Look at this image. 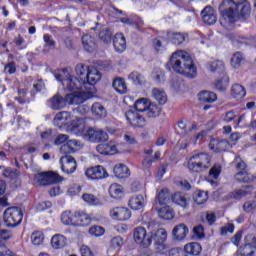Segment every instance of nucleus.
<instances>
[{
  "instance_id": "e2e57ef3",
  "label": "nucleus",
  "mask_w": 256,
  "mask_h": 256,
  "mask_svg": "<svg viewBox=\"0 0 256 256\" xmlns=\"http://www.w3.org/2000/svg\"><path fill=\"white\" fill-rule=\"evenodd\" d=\"M153 47H154L156 53H161V51L165 50V46H163V43L161 42L160 38H155L153 40Z\"/></svg>"
},
{
  "instance_id": "7ed1b4c3",
  "label": "nucleus",
  "mask_w": 256,
  "mask_h": 256,
  "mask_svg": "<svg viewBox=\"0 0 256 256\" xmlns=\"http://www.w3.org/2000/svg\"><path fill=\"white\" fill-rule=\"evenodd\" d=\"M71 132L75 135L88 137V141L92 143H101L107 141L109 135L107 132L99 128H88L85 126V120L83 118H74L71 124Z\"/></svg>"
},
{
  "instance_id": "aec40b11",
  "label": "nucleus",
  "mask_w": 256,
  "mask_h": 256,
  "mask_svg": "<svg viewBox=\"0 0 256 256\" xmlns=\"http://www.w3.org/2000/svg\"><path fill=\"white\" fill-rule=\"evenodd\" d=\"M110 215L116 221H127L131 217V211L125 207H116L110 211Z\"/></svg>"
},
{
  "instance_id": "69168bd1",
  "label": "nucleus",
  "mask_w": 256,
  "mask_h": 256,
  "mask_svg": "<svg viewBox=\"0 0 256 256\" xmlns=\"http://www.w3.org/2000/svg\"><path fill=\"white\" fill-rule=\"evenodd\" d=\"M111 246L114 249H119V247L123 246V238H121V236H116V237L112 238Z\"/></svg>"
},
{
  "instance_id": "1a4fd4ad",
  "label": "nucleus",
  "mask_w": 256,
  "mask_h": 256,
  "mask_svg": "<svg viewBox=\"0 0 256 256\" xmlns=\"http://www.w3.org/2000/svg\"><path fill=\"white\" fill-rule=\"evenodd\" d=\"M3 220L8 227H17L23 221V211L19 207H10L5 210Z\"/></svg>"
},
{
  "instance_id": "4468645a",
  "label": "nucleus",
  "mask_w": 256,
  "mask_h": 256,
  "mask_svg": "<svg viewBox=\"0 0 256 256\" xmlns=\"http://www.w3.org/2000/svg\"><path fill=\"white\" fill-rule=\"evenodd\" d=\"M125 117L132 127H137L139 129L145 127V117L141 116L137 111L128 110L125 113Z\"/></svg>"
},
{
  "instance_id": "49530a36",
  "label": "nucleus",
  "mask_w": 256,
  "mask_h": 256,
  "mask_svg": "<svg viewBox=\"0 0 256 256\" xmlns=\"http://www.w3.org/2000/svg\"><path fill=\"white\" fill-rule=\"evenodd\" d=\"M112 37H113V32L109 28L103 29L99 33V39L100 41H103V43H111Z\"/></svg>"
},
{
  "instance_id": "9b49d317",
  "label": "nucleus",
  "mask_w": 256,
  "mask_h": 256,
  "mask_svg": "<svg viewBox=\"0 0 256 256\" xmlns=\"http://www.w3.org/2000/svg\"><path fill=\"white\" fill-rule=\"evenodd\" d=\"M134 241L144 249L150 247L151 245V238L147 237V230L144 227H136L133 233Z\"/></svg>"
},
{
  "instance_id": "f03ea898",
  "label": "nucleus",
  "mask_w": 256,
  "mask_h": 256,
  "mask_svg": "<svg viewBox=\"0 0 256 256\" xmlns=\"http://www.w3.org/2000/svg\"><path fill=\"white\" fill-rule=\"evenodd\" d=\"M175 73L184 75L188 79H195L197 77V67L193 63V58L188 52L178 50L174 52L168 63Z\"/></svg>"
},
{
  "instance_id": "5701e85b",
  "label": "nucleus",
  "mask_w": 256,
  "mask_h": 256,
  "mask_svg": "<svg viewBox=\"0 0 256 256\" xmlns=\"http://www.w3.org/2000/svg\"><path fill=\"white\" fill-rule=\"evenodd\" d=\"M75 225L79 227H87V225H91V216L85 212L76 211L74 213Z\"/></svg>"
},
{
  "instance_id": "13d9d810",
  "label": "nucleus",
  "mask_w": 256,
  "mask_h": 256,
  "mask_svg": "<svg viewBox=\"0 0 256 256\" xmlns=\"http://www.w3.org/2000/svg\"><path fill=\"white\" fill-rule=\"evenodd\" d=\"M51 207H53L51 201H42L37 204L36 209L37 211H47V209H51Z\"/></svg>"
},
{
  "instance_id": "79ce46f5",
  "label": "nucleus",
  "mask_w": 256,
  "mask_h": 256,
  "mask_svg": "<svg viewBox=\"0 0 256 256\" xmlns=\"http://www.w3.org/2000/svg\"><path fill=\"white\" fill-rule=\"evenodd\" d=\"M207 68L212 73H215V71H218V73H221V71H224L225 69V64L221 60H214L208 63Z\"/></svg>"
},
{
  "instance_id": "680f3d73",
  "label": "nucleus",
  "mask_w": 256,
  "mask_h": 256,
  "mask_svg": "<svg viewBox=\"0 0 256 256\" xmlns=\"http://www.w3.org/2000/svg\"><path fill=\"white\" fill-rule=\"evenodd\" d=\"M169 256H188L182 248H172L168 251Z\"/></svg>"
},
{
  "instance_id": "bb28decb",
  "label": "nucleus",
  "mask_w": 256,
  "mask_h": 256,
  "mask_svg": "<svg viewBox=\"0 0 256 256\" xmlns=\"http://www.w3.org/2000/svg\"><path fill=\"white\" fill-rule=\"evenodd\" d=\"M113 173L115 177H118V179H127V177L131 175L129 168L125 164H116L114 166Z\"/></svg>"
},
{
  "instance_id": "0e129e2a",
  "label": "nucleus",
  "mask_w": 256,
  "mask_h": 256,
  "mask_svg": "<svg viewBox=\"0 0 256 256\" xmlns=\"http://www.w3.org/2000/svg\"><path fill=\"white\" fill-rule=\"evenodd\" d=\"M67 141H69V136L66 134H60L55 139V145H67Z\"/></svg>"
},
{
  "instance_id": "a211bd4d",
  "label": "nucleus",
  "mask_w": 256,
  "mask_h": 256,
  "mask_svg": "<svg viewBox=\"0 0 256 256\" xmlns=\"http://www.w3.org/2000/svg\"><path fill=\"white\" fill-rule=\"evenodd\" d=\"M83 147V143L79 140H68L66 144L62 145L60 148V152L63 153V155H69L71 153H75L78 149H81Z\"/></svg>"
},
{
  "instance_id": "e433bc0d",
  "label": "nucleus",
  "mask_w": 256,
  "mask_h": 256,
  "mask_svg": "<svg viewBox=\"0 0 256 256\" xmlns=\"http://www.w3.org/2000/svg\"><path fill=\"white\" fill-rule=\"evenodd\" d=\"M152 97L159 103V105H165L167 103V94L159 88H154L152 90Z\"/></svg>"
},
{
  "instance_id": "f704fd0d",
  "label": "nucleus",
  "mask_w": 256,
  "mask_h": 256,
  "mask_svg": "<svg viewBox=\"0 0 256 256\" xmlns=\"http://www.w3.org/2000/svg\"><path fill=\"white\" fill-rule=\"evenodd\" d=\"M198 99L202 103H215L217 101V94L210 91H202L199 93Z\"/></svg>"
},
{
  "instance_id": "bf43d9fd",
  "label": "nucleus",
  "mask_w": 256,
  "mask_h": 256,
  "mask_svg": "<svg viewBox=\"0 0 256 256\" xmlns=\"http://www.w3.org/2000/svg\"><path fill=\"white\" fill-rule=\"evenodd\" d=\"M193 233L198 239H203L205 237V229L203 225H198L193 228Z\"/></svg>"
},
{
  "instance_id": "6ab92c4d",
  "label": "nucleus",
  "mask_w": 256,
  "mask_h": 256,
  "mask_svg": "<svg viewBox=\"0 0 256 256\" xmlns=\"http://www.w3.org/2000/svg\"><path fill=\"white\" fill-rule=\"evenodd\" d=\"M201 16L205 25H215V23H217V15H215V10H213L211 6H206L202 10Z\"/></svg>"
},
{
  "instance_id": "c03bdc74",
  "label": "nucleus",
  "mask_w": 256,
  "mask_h": 256,
  "mask_svg": "<svg viewBox=\"0 0 256 256\" xmlns=\"http://www.w3.org/2000/svg\"><path fill=\"white\" fill-rule=\"evenodd\" d=\"M109 194L113 199H119L123 195V190L121 189V185L119 184H112L109 187Z\"/></svg>"
},
{
  "instance_id": "473e14b6",
  "label": "nucleus",
  "mask_w": 256,
  "mask_h": 256,
  "mask_svg": "<svg viewBox=\"0 0 256 256\" xmlns=\"http://www.w3.org/2000/svg\"><path fill=\"white\" fill-rule=\"evenodd\" d=\"M201 244L198 242H192L189 244H186L183 251H185L186 255H194L197 256L201 253L202 251Z\"/></svg>"
},
{
  "instance_id": "864d4df0",
  "label": "nucleus",
  "mask_w": 256,
  "mask_h": 256,
  "mask_svg": "<svg viewBox=\"0 0 256 256\" xmlns=\"http://www.w3.org/2000/svg\"><path fill=\"white\" fill-rule=\"evenodd\" d=\"M128 79L130 81H133L136 85H142L143 84V76L139 72H132L129 76Z\"/></svg>"
},
{
  "instance_id": "2f4dec72",
  "label": "nucleus",
  "mask_w": 256,
  "mask_h": 256,
  "mask_svg": "<svg viewBox=\"0 0 256 256\" xmlns=\"http://www.w3.org/2000/svg\"><path fill=\"white\" fill-rule=\"evenodd\" d=\"M214 86L216 91H227L229 87V75L223 74L222 77L214 82Z\"/></svg>"
},
{
  "instance_id": "9d476101",
  "label": "nucleus",
  "mask_w": 256,
  "mask_h": 256,
  "mask_svg": "<svg viewBox=\"0 0 256 256\" xmlns=\"http://www.w3.org/2000/svg\"><path fill=\"white\" fill-rule=\"evenodd\" d=\"M62 180L63 178L55 172H41L34 176L35 183L40 186L53 185V183H59Z\"/></svg>"
},
{
  "instance_id": "b1692460",
  "label": "nucleus",
  "mask_w": 256,
  "mask_h": 256,
  "mask_svg": "<svg viewBox=\"0 0 256 256\" xmlns=\"http://www.w3.org/2000/svg\"><path fill=\"white\" fill-rule=\"evenodd\" d=\"M113 46L117 53H123V51L127 49V41L125 40V36H123L121 33L115 34L113 37Z\"/></svg>"
},
{
  "instance_id": "37998d69",
  "label": "nucleus",
  "mask_w": 256,
  "mask_h": 256,
  "mask_svg": "<svg viewBox=\"0 0 256 256\" xmlns=\"http://www.w3.org/2000/svg\"><path fill=\"white\" fill-rule=\"evenodd\" d=\"M82 199L91 206L101 205V200L93 194L85 193L82 195Z\"/></svg>"
},
{
  "instance_id": "cd10ccee",
  "label": "nucleus",
  "mask_w": 256,
  "mask_h": 256,
  "mask_svg": "<svg viewBox=\"0 0 256 256\" xmlns=\"http://www.w3.org/2000/svg\"><path fill=\"white\" fill-rule=\"evenodd\" d=\"M231 95L237 101H241L247 95V91L241 84H234L231 87Z\"/></svg>"
},
{
  "instance_id": "20e7f679",
  "label": "nucleus",
  "mask_w": 256,
  "mask_h": 256,
  "mask_svg": "<svg viewBox=\"0 0 256 256\" xmlns=\"http://www.w3.org/2000/svg\"><path fill=\"white\" fill-rule=\"evenodd\" d=\"M55 77L57 81H61L64 89H67L68 91H73L74 95H82L84 101H87V99H89V94L87 93V90H85V83L83 82V78H81L80 80L76 76H71V74H69L65 70L60 73H56ZM73 94L70 93V95Z\"/></svg>"
},
{
  "instance_id": "39448f33",
  "label": "nucleus",
  "mask_w": 256,
  "mask_h": 256,
  "mask_svg": "<svg viewBox=\"0 0 256 256\" xmlns=\"http://www.w3.org/2000/svg\"><path fill=\"white\" fill-rule=\"evenodd\" d=\"M85 103V98L81 94H66L65 97L55 94L50 100V107L53 111L65 109L67 105H81Z\"/></svg>"
},
{
  "instance_id": "ea45409f",
  "label": "nucleus",
  "mask_w": 256,
  "mask_h": 256,
  "mask_svg": "<svg viewBox=\"0 0 256 256\" xmlns=\"http://www.w3.org/2000/svg\"><path fill=\"white\" fill-rule=\"evenodd\" d=\"M151 104V101L147 98H141L135 102V111L138 113H144V111H147L149 109V105Z\"/></svg>"
},
{
  "instance_id": "412c9836",
  "label": "nucleus",
  "mask_w": 256,
  "mask_h": 256,
  "mask_svg": "<svg viewBox=\"0 0 256 256\" xmlns=\"http://www.w3.org/2000/svg\"><path fill=\"white\" fill-rule=\"evenodd\" d=\"M189 234V227L184 223H180L174 227L172 230V235L176 241H183L185 237Z\"/></svg>"
},
{
  "instance_id": "4d7b16f0",
  "label": "nucleus",
  "mask_w": 256,
  "mask_h": 256,
  "mask_svg": "<svg viewBox=\"0 0 256 256\" xmlns=\"http://www.w3.org/2000/svg\"><path fill=\"white\" fill-rule=\"evenodd\" d=\"M43 41L50 49H55V46L57 45L55 40H53V36H51L50 34H44Z\"/></svg>"
},
{
  "instance_id": "58836bf2",
  "label": "nucleus",
  "mask_w": 256,
  "mask_h": 256,
  "mask_svg": "<svg viewBox=\"0 0 256 256\" xmlns=\"http://www.w3.org/2000/svg\"><path fill=\"white\" fill-rule=\"evenodd\" d=\"M91 112L95 117H107V110L103 106V104L96 102L91 107Z\"/></svg>"
},
{
  "instance_id": "393cba45",
  "label": "nucleus",
  "mask_w": 256,
  "mask_h": 256,
  "mask_svg": "<svg viewBox=\"0 0 256 256\" xmlns=\"http://www.w3.org/2000/svg\"><path fill=\"white\" fill-rule=\"evenodd\" d=\"M96 151H98L100 155H115V153H117V146L111 142L99 144L96 147Z\"/></svg>"
},
{
  "instance_id": "a19ab883",
  "label": "nucleus",
  "mask_w": 256,
  "mask_h": 256,
  "mask_svg": "<svg viewBox=\"0 0 256 256\" xmlns=\"http://www.w3.org/2000/svg\"><path fill=\"white\" fill-rule=\"evenodd\" d=\"M146 111L147 117H149V119H155L161 115V107L154 103H150Z\"/></svg>"
},
{
  "instance_id": "4c0bfd02",
  "label": "nucleus",
  "mask_w": 256,
  "mask_h": 256,
  "mask_svg": "<svg viewBox=\"0 0 256 256\" xmlns=\"http://www.w3.org/2000/svg\"><path fill=\"white\" fill-rule=\"evenodd\" d=\"M194 203L196 205H203V203H207L209 199V194L202 190H197L193 194Z\"/></svg>"
},
{
  "instance_id": "7c9ffc66",
  "label": "nucleus",
  "mask_w": 256,
  "mask_h": 256,
  "mask_svg": "<svg viewBox=\"0 0 256 256\" xmlns=\"http://www.w3.org/2000/svg\"><path fill=\"white\" fill-rule=\"evenodd\" d=\"M112 87L120 95H125V93H127V84L123 78H115L112 82Z\"/></svg>"
},
{
  "instance_id": "423d86ee",
  "label": "nucleus",
  "mask_w": 256,
  "mask_h": 256,
  "mask_svg": "<svg viewBox=\"0 0 256 256\" xmlns=\"http://www.w3.org/2000/svg\"><path fill=\"white\" fill-rule=\"evenodd\" d=\"M211 167V156L207 153L195 154L188 161V169L191 173H203Z\"/></svg>"
},
{
  "instance_id": "72a5a7b5",
  "label": "nucleus",
  "mask_w": 256,
  "mask_h": 256,
  "mask_svg": "<svg viewBox=\"0 0 256 256\" xmlns=\"http://www.w3.org/2000/svg\"><path fill=\"white\" fill-rule=\"evenodd\" d=\"M145 205V198L143 195H137L129 200V207L134 211H139Z\"/></svg>"
},
{
  "instance_id": "c85d7f7f",
  "label": "nucleus",
  "mask_w": 256,
  "mask_h": 256,
  "mask_svg": "<svg viewBox=\"0 0 256 256\" xmlns=\"http://www.w3.org/2000/svg\"><path fill=\"white\" fill-rule=\"evenodd\" d=\"M171 199V194L167 188H163L156 196L155 203L156 205H167Z\"/></svg>"
},
{
  "instance_id": "5fc2aeb1",
  "label": "nucleus",
  "mask_w": 256,
  "mask_h": 256,
  "mask_svg": "<svg viewBox=\"0 0 256 256\" xmlns=\"http://www.w3.org/2000/svg\"><path fill=\"white\" fill-rule=\"evenodd\" d=\"M90 235L94 237H101L105 233V228L101 226H92L89 229Z\"/></svg>"
},
{
  "instance_id": "774afa93",
  "label": "nucleus",
  "mask_w": 256,
  "mask_h": 256,
  "mask_svg": "<svg viewBox=\"0 0 256 256\" xmlns=\"http://www.w3.org/2000/svg\"><path fill=\"white\" fill-rule=\"evenodd\" d=\"M80 253L82 256H95L91 248L85 245L80 248Z\"/></svg>"
},
{
  "instance_id": "dca6fc26",
  "label": "nucleus",
  "mask_w": 256,
  "mask_h": 256,
  "mask_svg": "<svg viewBox=\"0 0 256 256\" xmlns=\"http://www.w3.org/2000/svg\"><path fill=\"white\" fill-rule=\"evenodd\" d=\"M85 175L88 179H106V177H109L107 170L101 165L88 168Z\"/></svg>"
},
{
  "instance_id": "f257e3e1",
  "label": "nucleus",
  "mask_w": 256,
  "mask_h": 256,
  "mask_svg": "<svg viewBox=\"0 0 256 256\" xmlns=\"http://www.w3.org/2000/svg\"><path fill=\"white\" fill-rule=\"evenodd\" d=\"M220 24L227 27L235 23L237 18L246 19L251 13V4L247 0H223L219 6Z\"/></svg>"
},
{
  "instance_id": "a18cd8bd",
  "label": "nucleus",
  "mask_w": 256,
  "mask_h": 256,
  "mask_svg": "<svg viewBox=\"0 0 256 256\" xmlns=\"http://www.w3.org/2000/svg\"><path fill=\"white\" fill-rule=\"evenodd\" d=\"M61 221L64 225H74L75 226V215L71 214V211H65L61 215Z\"/></svg>"
},
{
  "instance_id": "603ef678",
  "label": "nucleus",
  "mask_w": 256,
  "mask_h": 256,
  "mask_svg": "<svg viewBox=\"0 0 256 256\" xmlns=\"http://www.w3.org/2000/svg\"><path fill=\"white\" fill-rule=\"evenodd\" d=\"M219 175H221V164H214L209 171V176L212 179H219Z\"/></svg>"
},
{
  "instance_id": "f3484780",
  "label": "nucleus",
  "mask_w": 256,
  "mask_h": 256,
  "mask_svg": "<svg viewBox=\"0 0 256 256\" xmlns=\"http://www.w3.org/2000/svg\"><path fill=\"white\" fill-rule=\"evenodd\" d=\"M166 37L173 45H183L185 41H189V35L182 32L167 31Z\"/></svg>"
},
{
  "instance_id": "09e8293b",
  "label": "nucleus",
  "mask_w": 256,
  "mask_h": 256,
  "mask_svg": "<svg viewBox=\"0 0 256 256\" xmlns=\"http://www.w3.org/2000/svg\"><path fill=\"white\" fill-rule=\"evenodd\" d=\"M75 71L78 75V79L81 81V78H83V81H85V77L87 75V72L89 71V67L83 64L76 65Z\"/></svg>"
},
{
  "instance_id": "de8ad7c7",
  "label": "nucleus",
  "mask_w": 256,
  "mask_h": 256,
  "mask_svg": "<svg viewBox=\"0 0 256 256\" xmlns=\"http://www.w3.org/2000/svg\"><path fill=\"white\" fill-rule=\"evenodd\" d=\"M159 216L161 219H165L166 221H169L175 217V214L173 213V210L170 208L164 207L159 210Z\"/></svg>"
},
{
  "instance_id": "a878e982",
  "label": "nucleus",
  "mask_w": 256,
  "mask_h": 256,
  "mask_svg": "<svg viewBox=\"0 0 256 256\" xmlns=\"http://www.w3.org/2000/svg\"><path fill=\"white\" fill-rule=\"evenodd\" d=\"M82 45L88 53H93L95 49H97V43L95 42V38L91 35L86 34L82 36Z\"/></svg>"
},
{
  "instance_id": "6e6d98bb",
  "label": "nucleus",
  "mask_w": 256,
  "mask_h": 256,
  "mask_svg": "<svg viewBox=\"0 0 256 256\" xmlns=\"http://www.w3.org/2000/svg\"><path fill=\"white\" fill-rule=\"evenodd\" d=\"M4 177H8V179H17L19 177V170L6 168L3 172Z\"/></svg>"
},
{
  "instance_id": "2eb2a0df",
  "label": "nucleus",
  "mask_w": 256,
  "mask_h": 256,
  "mask_svg": "<svg viewBox=\"0 0 256 256\" xmlns=\"http://www.w3.org/2000/svg\"><path fill=\"white\" fill-rule=\"evenodd\" d=\"M70 121L71 113L62 111L56 114L53 120V124L55 125V127H59V129H61V127L67 126L71 131V125L73 124V121H75V119H73L71 122Z\"/></svg>"
},
{
  "instance_id": "f8f14e48",
  "label": "nucleus",
  "mask_w": 256,
  "mask_h": 256,
  "mask_svg": "<svg viewBox=\"0 0 256 256\" xmlns=\"http://www.w3.org/2000/svg\"><path fill=\"white\" fill-rule=\"evenodd\" d=\"M60 164L63 173H66V175H71L77 171V161L69 154H64L60 158Z\"/></svg>"
},
{
  "instance_id": "ddd939ff",
  "label": "nucleus",
  "mask_w": 256,
  "mask_h": 256,
  "mask_svg": "<svg viewBox=\"0 0 256 256\" xmlns=\"http://www.w3.org/2000/svg\"><path fill=\"white\" fill-rule=\"evenodd\" d=\"M246 240L250 242L245 244L244 247L237 252L236 256H256V236L249 234L246 236Z\"/></svg>"
},
{
  "instance_id": "c9c22d12",
  "label": "nucleus",
  "mask_w": 256,
  "mask_h": 256,
  "mask_svg": "<svg viewBox=\"0 0 256 256\" xmlns=\"http://www.w3.org/2000/svg\"><path fill=\"white\" fill-rule=\"evenodd\" d=\"M53 249H61L67 245V239L61 234H56L51 239Z\"/></svg>"
},
{
  "instance_id": "c756f323",
  "label": "nucleus",
  "mask_w": 256,
  "mask_h": 256,
  "mask_svg": "<svg viewBox=\"0 0 256 256\" xmlns=\"http://www.w3.org/2000/svg\"><path fill=\"white\" fill-rule=\"evenodd\" d=\"M159 159H161V152L159 151H156L154 153V156H144V159L142 161L143 169H151L153 163H157Z\"/></svg>"
},
{
  "instance_id": "3c124183",
  "label": "nucleus",
  "mask_w": 256,
  "mask_h": 256,
  "mask_svg": "<svg viewBox=\"0 0 256 256\" xmlns=\"http://www.w3.org/2000/svg\"><path fill=\"white\" fill-rule=\"evenodd\" d=\"M44 238L45 237L43 236V232H39V231H36L31 235V241L33 245H41V243H43Z\"/></svg>"
},
{
  "instance_id": "8fccbe9b",
  "label": "nucleus",
  "mask_w": 256,
  "mask_h": 256,
  "mask_svg": "<svg viewBox=\"0 0 256 256\" xmlns=\"http://www.w3.org/2000/svg\"><path fill=\"white\" fill-rule=\"evenodd\" d=\"M241 61H243V54H241V52H236L231 58V65L234 69H239L241 67Z\"/></svg>"
},
{
  "instance_id": "6e6552de",
  "label": "nucleus",
  "mask_w": 256,
  "mask_h": 256,
  "mask_svg": "<svg viewBox=\"0 0 256 256\" xmlns=\"http://www.w3.org/2000/svg\"><path fill=\"white\" fill-rule=\"evenodd\" d=\"M151 243L154 241V245L158 253H167L169 251V245L165 243L167 241V231L163 228L158 229L157 231H152L151 236Z\"/></svg>"
},
{
  "instance_id": "338daca9",
  "label": "nucleus",
  "mask_w": 256,
  "mask_h": 256,
  "mask_svg": "<svg viewBox=\"0 0 256 256\" xmlns=\"http://www.w3.org/2000/svg\"><path fill=\"white\" fill-rule=\"evenodd\" d=\"M244 211L247 213L253 211V209H256V200L247 201L243 205Z\"/></svg>"
},
{
  "instance_id": "052dcab7",
  "label": "nucleus",
  "mask_w": 256,
  "mask_h": 256,
  "mask_svg": "<svg viewBox=\"0 0 256 256\" xmlns=\"http://www.w3.org/2000/svg\"><path fill=\"white\" fill-rule=\"evenodd\" d=\"M235 179L239 183H247V181H249V176L247 175V172L240 171L235 175Z\"/></svg>"
},
{
  "instance_id": "0eeeda50",
  "label": "nucleus",
  "mask_w": 256,
  "mask_h": 256,
  "mask_svg": "<svg viewBox=\"0 0 256 256\" xmlns=\"http://www.w3.org/2000/svg\"><path fill=\"white\" fill-rule=\"evenodd\" d=\"M98 81H101V72L95 67H89L83 80L84 89L89 97L95 93V85Z\"/></svg>"
},
{
  "instance_id": "4be33fe9",
  "label": "nucleus",
  "mask_w": 256,
  "mask_h": 256,
  "mask_svg": "<svg viewBox=\"0 0 256 256\" xmlns=\"http://www.w3.org/2000/svg\"><path fill=\"white\" fill-rule=\"evenodd\" d=\"M171 199L175 203V205H178L179 207H182L183 209H187V207H189L190 199L183 192H175L171 196Z\"/></svg>"
}]
</instances>
